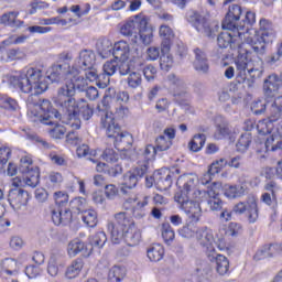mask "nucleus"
<instances>
[{
	"mask_svg": "<svg viewBox=\"0 0 282 282\" xmlns=\"http://www.w3.org/2000/svg\"><path fill=\"white\" fill-rule=\"evenodd\" d=\"M9 83L20 89L22 94H31L26 99L28 105H33L36 109H40L39 112L31 110L32 116L37 118L42 124H54L61 120L63 122V111L61 112L52 107V102L47 99H39L37 96L47 91V82L43 77L41 69L39 68H29L26 72L22 70L15 75H11Z\"/></svg>",
	"mask_w": 282,
	"mask_h": 282,
	"instance_id": "obj_1",
	"label": "nucleus"
},
{
	"mask_svg": "<svg viewBox=\"0 0 282 282\" xmlns=\"http://www.w3.org/2000/svg\"><path fill=\"white\" fill-rule=\"evenodd\" d=\"M87 89V79L80 76V72L76 67L70 68L67 74L65 86L61 87L55 98V105L62 107L64 112V120L76 118V99L74 96L77 91H85Z\"/></svg>",
	"mask_w": 282,
	"mask_h": 282,
	"instance_id": "obj_2",
	"label": "nucleus"
},
{
	"mask_svg": "<svg viewBox=\"0 0 282 282\" xmlns=\"http://www.w3.org/2000/svg\"><path fill=\"white\" fill-rule=\"evenodd\" d=\"M176 186L181 188V192L175 194V202H177L182 210L187 214L188 219L197 224L202 218V205H199V202L193 200L199 195V191L196 189L197 177L193 174H184L178 177Z\"/></svg>",
	"mask_w": 282,
	"mask_h": 282,
	"instance_id": "obj_3",
	"label": "nucleus"
},
{
	"mask_svg": "<svg viewBox=\"0 0 282 282\" xmlns=\"http://www.w3.org/2000/svg\"><path fill=\"white\" fill-rule=\"evenodd\" d=\"M122 36H127L133 45L143 43L151 45L153 41V29L149 26V21L144 15H134L130 18L121 28Z\"/></svg>",
	"mask_w": 282,
	"mask_h": 282,
	"instance_id": "obj_4",
	"label": "nucleus"
},
{
	"mask_svg": "<svg viewBox=\"0 0 282 282\" xmlns=\"http://www.w3.org/2000/svg\"><path fill=\"white\" fill-rule=\"evenodd\" d=\"M104 113V117H101V127L106 129V135L112 138L118 151H129L133 144V137L128 132L120 131V126L116 123L113 113L108 111Z\"/></svg>",
	"mask_w": 282,
	"mask_h": 282,
	"instance_id": "obj_5",
	"label": "nucleus"
},
{
	"mask_svg": "<svg viewBox=\"0 0 282 282\" xmlns=\"http://www.w3.org/2000/svg\"><path fill=\"white\" fill-rule=\"evenodd\" d=\"M236 82L239 85L246 84L247 87H252L258 78L263 76V68H254L248 56L238 55L236 59Z\"/></svg>",
	"mask_w": 282,
	"mask_h": 282,
	"instance_id": "obj_6",
	"label": "nucleus"
},
{
	"mask_svg": "<svg viewBox=\"0 0 282 282\" xmlns=\"http://www.w3.org/2000/svg\"><path fill=\"white\" fill-rule=\"evenodd\" d=\"M87 200L83 197L74 198L69 202V208L51 209V219L54 226H69L73 219V213L80 215L85 210Z\"/></svg>",
	"mask_w": 282,
	"mask_h": 282,
	"instance_id": "obj_7",
	"label": "nucleus"
},
{
	"mask_svg": "<svg viewBox=\"0 0 282 282\" xmlns=\"http://www.w3.org/2000/svg\"><path fill=\"white\" fill-rule=\"evenodd\" d=\"M274 41V29L272 23L265 19L260 20V33L253 37L247 40V45H250L251 50L258 55L263 56L265 54V45Z\"/></svg>",
	"mask_w": 282,
	"mask_h": 282,
	"instance_id": "obj_8",
	"label": "nucleus"
},
{
	"mask_svg": "<svg viewBox=\"0 0 282 282\" xmlns=\"http://www.w3.org/2000/svg\"><path fill=\"white\" fill-rule=\"evenodd\" d=\"M115 221H110L107 225L108 232L110 234L111 242L115 245L121 243L122 232L129 230L135 224L131 220V217L124 212L115 214Z\"/></svg>",
	"mask_w": 282,
	"mask_h": 282,
	"instance_id": "obj_9",
	"label": "nucleus"
},
{
	"mask_svg": "<svg viewBox=\"0 0 282 282\" xmlns=\"http://www.w3.org/2000/svg\"><path fill=\"white\" fill-rule=\"evenodd\" d=\"M228 31L221 32L217 37L218 47L230 48L232 51L237 50L239 56H243V47L246 43L239 42L241 35L237 33V29H227Z\"/></svg>",
	"mask_w": 282,
	"mask_h": 282,
	"instance_id": "obj_10",
	"label": "nucleus"
},
{
	"mask_svg": "<svg viewBox=\"0 0 282 282\" xmlns=\"http://www.w3.org/2000/svg\"><path fill=\"white\" fill-rule=\"evenodd\" d=\"M185 20L187 23H191L197 32L205 34L208 39H213V29H210V22H208L206 17L199 14V12L195 10H187L185 13Z\"/></svg>",
	"mask_w": 282,
	"mask_h": 282,
	"instance_id": "obj_11",
	"label": "nucleus"
},
{
	"mask_svg": "<svg viewBox=\"0 0 282 282\" xmlns=\"http://www.w3.org/2000/svg\"><path fill=\"white\" fill-rule=\"evenodd\" d=\"M59 110L62 111V122L64 124H69L75 131H78V129H80V117L83 118V120H89L94 116V109H91V107H89L87 104H84L79 107L78 102H76L75 117L67 120H65L63 107H59Z\"/></svg>",
	"mask_w": 282,
	"mask_h": 282,
	"instance_id": "obj_12",
	"label": "nucleus"
},
{
	"mask_svg": "<svg viewBox=\"0 0 282 282\" xmlns=\"http://www.w3.org/2000/svg\"><path fill=\"white\" fill-rule=\"evenodd\" d=\"M232 213L236 215H243L246 213V217L249 224H257L259 219V206L257 205V200L251 199L247 202H239L232 207Z\"/></svg>",
	"mask_w": 282,
	"mask_h": 282,
	"instance_id": "obj_13",
	"label": "nucleus"
},
{
	"mask_svg": "<svg viewBox=\"0 0 282 282\" xmlns=\"http://www.w3.org/2000/svg\"><path fill=\"white\" fill-rule=\"evenodd\" d=\"M147 173H149V163H138L135 167L123 175V186H127L129 189L135 188L138 182H140Z\"/></svg>",
	"mask_w": 282,
	"mask_h": 282,
	"instance_id": "obj_14",
	"label": "nucleus"
},
{
	"mask_svg": "<svg viewBox=\"0 0 282 282\" xmlns=\"http://www.w3.org/2000/svg\"><path fill=\"white\" fill-rule=\"evenodd\" d=\"M8 202L13 210H21L23 206H28L30 194L22 188H12L9 191Z\"/></svg>",
	"mask_w": 282,
	"mask_h": 282,
	"instance_id": "obj_15",
	"label": "nucleus"
},
{
	"mask_svg": "<svg viewBox=\"0 0 282 282\" xmlns=\"http://www.w3.org/2000/svg\"><path fill=\"white\" fill-rule=\"evenodd\" d=\"M70 72L72 67L67 62L54 64L47 69L46 78L51 80V83H61V80H67V74Z\"/></svg>",
	"mask_w": 282,
	"mask_h": 282,
	"instance_id": "obj_16",
	"label": "nucleus"
},
{
	"mask_svg": "<svg viewBox=\"0 0 282 282\" xmlns=\"http://www.w3.org/2000/svg\"><path fill=\"white\" fill-rule=\"evenodd\" d=\"M269 118L276 129L275 133L282 135V96L274 98L269 108Z\"/></svg>",
	"mask_w": 282,
	"mask_h": 282,
	"instance_id": "obj_17",
	"label": "nucleus"
},
{
	"mask_svg": "<svg viewBox=\"0 0 282 282\" xmlns=\"http://www.w3.org/2000/svg\"><path fill=\"white\" fill-rule=\"evenodd\" d=\"M193 67L198 74H208L210 72V62L208 61V54L204 48H194Z\"/></svg>",
	"mask_w": 282,
	"mask_h": 282,
	"instance_id": "obj_18",
	"label": "nucleus"
},
{
	"mask_svg": "<svg viewBox=\"0 0 282 282\" xmlns=\"http://www.w3.org/2000/svg\"><path fill=\"white\" fill-rule=\"evenodd\" d=\"M241 7L239 4H232L229 7V10L223 21V30H238L239 29V19H241Z\"/></svg>",
	"mask_w": 282,
	"mask_h": 282,
	"instance_id": "obj_19",
	"label": "nucleus"
},
{
	"mask_svg": "<svg viewBox=\"0 0 282 282\" xmlns=\"http://www.w3.org/2000/svg\"><path fill=\"white\" fill-rule=\"evenodd\" d=\"M207 258L212 263H216V271L218 274L221 276H224V274H228V271L230 270V261H228L226 256L219 254L217 251L210 249L207 253Z\"/></svg>",
	"mask_w": 282,
	"mask_h": 282,
	"instance_id": "obj_20",
	"label": "nucleus"
},
{
	"mask_svg": "<svg viewBox=\"0 0 282 282\" xmlns=\"http://www.w3.org/2000/svg\"><path fill=\"white\" fill-rule=\"evenodd\" d=\"M154 184L160 191H169L173 186V173L169 170H160L154 173Z\"/></svg>",
	"mask_w": 282,
	"mask_h": 282,
	"instance_id": "obj_21",
	"label": "nucleus"
},
{
	"mask_svg": "<svg viewBox=\"0 0 282 282\" xmlns=\"http://www.w3.org/2000/svg\"><path fill=\"white\" fill-rule=\"evenodd\" d=\"M281 87V78L276 74L269 75L263 83V91L265 98H274L276 91Z\"/></svg>",
	"mask_w": 282,
	"mask_h": 282,
	"instance_id": "obj_22",
	"label": "nucleus"
},
{
	"mask_svg": "<svg viewBox=\"0 0 282 282\" xmlns=\"http://www.w3.org/2000/svg\"><path fill=\"white\" fill-rule=\"evenodd\" d=\"M67 252L69 257H76V254H82V257H89L91 254V247L85 245L80 239L72 240L67 246Z\"/></svg>",
	"mask_w": 282,
	"mask_h": 282,
	"instance_id": "obj_23",
	"label": "nucleus"
},
{
	"mask_svg": "<svg viewBox=\"0 0 282 282\" xmlns=\"http://www.w3.org/2000/svg\"><path fill=\"white\" fill-rule=\"evenodd\" d=\"M207 206L210 210L214 213H217L219 210H224V200H221V197L219 195V191L215 187H209L207 189Z\"/></svg>",
	"mask_w": 282,
	"mask_h": 282,
	"instance_id": "obj_24",
	"label": "nucleus"
},
{
	"mask_svg": "<svg viewBox=\"0 0 282 282\" xmlns=\"http://www.w3.org/2000/svg\"><path fill=\"white\" fill-rule=\"evenodd\" d=\"M196 239L203 248H206L207 256L210 250H215V246H213L215 243V236L213 235V231L208 229H199L196 232Z\"/></svg>",
	"mask_w": 282,
	"mask_h": 282,
	"instance_id": "obj_25",
	"label": "nucleus"
},
{
	"mask_svg": "<svg viewBox=\"0 0 282 282\" xmlns=\"http://www.w3.org/2000/svg\"><path fill=\"white\" fill-rule=\"evenodd\" d=\"M128 204H134L132 206V215L137 219H142L147 213L144 212V206H149V197L144 196L142 200L138 202V198H128L126 199V203L123 204L124 208H129Z\"/></svg>",
	"mask_w": 282,
	"mask_h": 282,
	"instance_id": "obj_26",
	"label": "nucleus"
},
{
	"mask_svg": "<svg viewBox=\"0 0 282 282\" xmlns=\"http://www.w3.org/2000/svg\"><path fill=\"white\" fill-rule=\"evenodd\" d=\"M281 246L278 243L264 245L253 256L254 261H263V259H272L275 254H279Z\"/></svg>",
	"mask_w": 282,
	"mask_h": 282,
	"instance_id": "obj_27",
	"label": "nucleus"
},
{
	"mask_svg": "<svg viewBox=\"0 0 282 282\" xmlns=\"http://www.w3.org/2000/svg\"><path fill=\"white\" fill-rule=\"evenodd\" d=\"M112 56L116 61H128L131 56V47L127 41L116 42L112 47Z\"/></svg>",
	"mask_w": 282,
	"mask_h": 282,
	"instance_id": "obj_28",
	"label": "nucleus"
},
{
	"mask_svg": "<svg viewBox=\"0 0 282 282\" xmlns=\"http://www.w3.org/2000/svg\"><path fill=\"white\" fill-rule=\"evenodd\" d=\"M122 241H124L127 246H130L131 248H133V246H138L142 239V234L140 232V229L135 227V225L122 231Z\"/></svg>",
	"mask_w": 282,
	"mask_h": 282,
	"instance_id": "obj_29",
	"label": "nucleus"
},
{
	"mask_svg": "<svg viewBox=\"0 0 282 282\" xmlns=\"http://www.w3.org/2000/svg\"><path fill=\"white\" fill-rule=\"evenodd\" d=\"M83 72H85L86 80H89L90 83L97 82L98 87L100 89H105L107 85H109V77L102 82V78H105L104 74H98V68L96 66H93L91 68H84Z\"/></svg>",
	"mask_w": 282,
	"mask_h": 282,
	"instance_id": "obj_30",
	"label": "nucleus"
},
{
	"mask_svg": "<svg viewBox=\"0 0 282 282\" xmlns=\"http://www.w3.org/2000/svg\"><path fill=\"white\" fill-rule=\"evenodd\" d=\"M96 66V54L93 51L84 50L79 53L78 67L79 69H91Z\"/></svg>",
	"mask_w": 282,
	"mask_h": 282,
	"instance_id": "obj_31",
	"label": "nucleus"
},
{
	"mask_svg": "<svg viewBox=\"0 0 282 282\" xmlns=\"http://www.w3.org/2000/svg\"><path fill=\"white\" fill-rule=\"evenodd\" d=\"M96 50L101 58H109L113 54V43L107 37H101L96 43Z\"/></svg>",
	"mask_w": 282,
	"mask_h": 282,
	"instance_id": "obj_32",
	"label": "nucleus"
},
{
	"mask_svg": "<svg viewBox=\"0 0 282 282\" xmlns=\"http://www.w3.org/2000/svg\"><path fill=\"white\" fill-rule=\"evenodd\" d=\"M264 147L267 151H280L282 153V134L273 131L265 140Z\"/></svg>",
	"mask_w": 282,
	"mask_h": 282,
	"instance_id": "obj_33",
	"label": "nucleus"
},
{
	"mask_svg": "<svg viewBox=\"0 0 282 282\" xmlns=\"http://www.w3.org/2000/svg\"><path fill=\"white\" fill-rule=\"evenodd\" d=\"M0 23L3 25H9V28H23V21L19 20V12L11 11L9 13H4L0 18Z\"/></svg>",
	"mask_w": 282,
	"mask_h": 282,
	"instance_id": "obj_34",
	"label": "nucleus"
},
{
	"mask_svg": "<svg viewBox=\"0 0 282 282\" xmlns=\"http://www.w3.org/2000/svg\"><path fill=\"white\" fill-rule=\"evenodd\" d=\"M248 193V186L246 184L229 185L225 188V197L229 199H237V197H243Z\"/></svg>",
	"mask_w": 282,
	"mask_h": 282,
	"instance_id": "obj_35",
	"label": "nucleus"
},
{
	"mask_svg": "<svg viewBox=\"0 0 282 282\" xmlns=\"http://www.w3.org/2000/svg\"><path fill=\"white\" fill-rule=\"evenodd\" d=\"M268 98L269 97H267L265 99H258L252 102L251 111L254 116H262V113H265V111H268L270 107H272V102L274 101H271Z\"/></svg>",
	"mask_w": 282,
	"mask_h": 282,
	"instance_id": "obj_36",
	"label": "nucleus"
},
{
	"mask_svg": "<svg viewBox=\"0 0 282 282\" xmlns=\"http://www.w3.org/2000/svg\"><path fill=\"white\" fill-rule=\"evenodd\" d=\"M257 21V18L254 15V12L247 11L245 19L239 23L237 34L238 36H242V34H246L250 30V25H252Z\"/></svg>",
	"mask_w": 282,
	"mask_h": 282,
	"instance_id": "obj_37",
	"label": "nucleus"
},
{
	"mask_svg": "<svg viewBox=\"0 0 282 282\" xmlns=\"http://www.w3.org/2000/svg\"><path fill=\"white\" fill-rule=\"evenodd\" d=\"M257 129L260 135H268L274 130V121L270 119V108L267 110V119L260 120Z\"/></svg>",
	"mask_w": 282,
	"mask_h": 282,
	"instance_id": "obj_38",
	"label": "nucleus"
},
{
	"mask_svg": "<svg viewBox=\"0 0 282 282\" xmlns=\"http://www.w3.org/2000/svg\"><path fill=\"white\" fill-rule=\"evenodd\" d=\"M147 254L150 261L158 263L164 259V247L160 243H153L148 248Z\"/></svg>",
	"mask_w": 282,
	"mask_h": 282,
	"instance_id": "obj_39",
	"label": "nucleus"
},
{
	"mask_svg": "<svg viewBox=\"0 0 282 282\" xmlns=\"http://www.w3.org/2000/svg\"><path fill=\"white\" fill-rule=\"evenodd\" d=\"M63 259V256L58 253H52L51 258L48 260V267L47 272L51 276H58V267L63 265V262L61 261Z\"/></svg>",
	"mask_w": 282,
	"mask_h": 282,
	"instance_id": "obj_40",
	"label": "nucleus"
},
{
	"mask_svg": "<svg viewBox=\"0 0 282 282\" xmlns=\"http://www.w3.org/2000/svg\"><path fill=\"white\" fill-rule=\"evenodd\" d=\"M82 220L88 228H96L98 225V214L94 209H84L82 212Z\"/></svg>",
	"mask_w": 282,
	"mask_h": 282,
	"instance_id": "obj_41",
	"label": "nucleus"
},
{
	"mask_svg": "<svg viewBox=\"0 0 282 282\" xmlns=\"http://www.w3.org/2000/svg\"><path fill=\"white\" fill-rule=\"evenodd\" d=\"M32 171H39V167L34 166L32 158L22 156L20 160L19 173L22 175H28L32 173Z\"/></svg>",
	"mask_w": 282,
	"mask_h": 282,
	"instance_id": "obj_42",
	"label": "nucleus"
},
{
	"mask_svg": "<svg viewBox=\"0 0 282 282\" xmlns=\"http://www.w3.org/2000/svg\"><path fill=\"white\" fill-rule=\"evenodd\" d=\"M206 144V134L199 133L195 134L193 139L189 141L188 147L189 150L194 153H197L204 149V145Z\"/></svg>",
	"mask_w": 282,
	"mask_h": 282,
	"instance_id": "obj_43",
	"label": "nucleus"
},
{
	"mask_svg": "<svg viewBox=\"0 0 282 282\" xmlns=\"http://www.w3.org/2000/svg\"><path fill=\"white\" fill-rule=\"evenodd\" d=\"M251 143H252V134L250 132H246L241 134L238 142L236 143V149L238 153H246V151L250 149Z\"/></svg>",
	"mask_w": 282,
	"mask_h": 282,
	"instance_id": "obj_44",
	"label": "nucleus"
},
{
	"mask_svg": "<svg viewBox=\"0 0 282 282\" xmlns=\"http://www.w3.org/2000/svg\"><path fill=\"white\" fill-rule=\"evenodd\" d=\"M135 63V59L120 61V64L117 65L120 76H127L134 72L138 68Z\"/></svg>",
	"mask_w": 282,
	"mask_h": 282,
	"instance_id": "obj_45",
	"label": "nucleus"
},
{
	"mask_svg": "<svg viewBox=\"0 0 282 282\" xmlns=\"http://www.w3.org/2000/svg\"><path fill=\"white\" fill-rule=\"evenodd\" d=\"M84 265L85 263L83 262V259L73 261V263L66 270L67 279H76V276L80 274V270H83Z\"/></svg>",
	"mask_w": 282,
	"mask_h": 282,
	"instance_id": "obj_46",
	"label": "nucleus"
},
{
	"mask_svg": "<svg viewBox=\"0 0 282 282\" xmlns=\"http://www.w3.org/2000/svg\"><path fill=\"white\" fill-rule=\"evenodd\" d=\"M124 274H127L124 268L115 265L109 270L108 282H120L124 279Z\"/></svg>",
	"mask_w": 282,
	"mask_h": 282,
	"instance_id": "obj_47",
	"label": "nucleus"
},
{
	"mask_svg": "<svg viewBox=\"0 0 282 282\" xmlns=\"http://www.w3.org/2000/svg\"><path fill=\"white\" fill-rule=\"evenodd\" d=\"M127 84L130 89H140L142 87V74L138 70L130 73Z\"/></svg>",
	"mask_w": 282,
	"mask_h": 282,
	"instance_id": "obj_48",
	"label": "nucleus"
},
{
	"mask_svg": "<svg viewBox=\"0 0 282 282\" xmlns=\"http://www.w3.org/2000/svg\"><path fill=\"white\" fill-rule=\"evenodd\" d=\"M232 133L230 129V124L228 122H223L216 126V131L214 133L215 140H224V138H228Z\"/></svg>",
	"mask_w": 282,
	"mask_h": 282,
	"instance_id": "obj_49",
	"label": "nucleus"
},
{
	"mask_svg": "<svg viewBox=\"0 0 282 282\" xmlns=\"http://www.w3.org/2000/svg\"><path fill=\"white\" fill-rule=\"evenodd\" d=\"M141 155L143 158V162H139V164H148L149 162H152V160H155V155H158V149L155 145L148 144L143 151L141 152Z\"/></svg>",
	"mask_w": 282,
	"mask_h": 282,
	"instance_id": "obj_50",
	"label": "nucleus"
},
{
	"mask_svg": "<svg viewBox=\"0 0 282 282\" xmlns=\"http://www.w3.org/2000/svg\"><path fill=\"white\" fill-rule=\"evenodd\" d=\"M162 238L167 246H171L175 240V230H173L171 224L164 223L162 225Z\"/></svg>",
	"mask_w": 282,
	"mask_h": 282,
	"instance_id": "obj_51",
	"label": "nucleus"
},
{
	"mask_svg": "<svg viewBox=\"0 0 282 282\" xmlns=\"http://www.w3.org/2000/svg\"><path fill=\"white\" fill-rule=\"evenodd\" d=\"M197 232H199V230H197V227L193 226V221L178 229V235L183 237V239H193Z\"/></svg>",
	"mask_w": 282,
	"mask_h": 282,
	"instance_id": "obj_52",
	"label": "nucleus"
},
{
	"mask_svg": "<svg viewBox=\"0 0 282 282\" xmlns=\"http://www.w3.org/2000/svg\"><path fill=\"white\" fill-rule=\"evenodd\" d=\"M105 243H107V234H105V231H99L90 238V245H88V248L91 250H94V246L95 248H102Z\"/></svg>",
	"mask_w": 282,
	"mask_h": 282,
	"instance_id": "obj_53",
	"label": "nucleus"
},
{
	"mask_svg": "<svg viewBox=\"0 0 282 282\" xmlns=\"http://www.w3.org/2000/svg\"><path fill=\"white\" fill-rule=\"evenodd\" d=\"M55 204L59 206L58 208H52V210H65V205L69 202V195L64 192H55L54 193Z\"/></svg>",
	"mask_w": 282,
	"mask_h": 282,
	"instance_id": "obj_54",
	"label": "nucleus"
},
{
	"mask_svg": "<svg viewBox=\"0 0 282 282\" xmlns=\"http://www.w3.org/2000/svg\"><path fill=\"white\" fill-rule=\"evenodd\" d=\"M0 107L8 109L9 111H17L19 104L11 97L0 96Z\"/></svg>",
	"mask_w": 282,
	"mask_h": 282,
	"instance_id": "obj_55",
	"label": "nucleus"
},
{
	"mask_svg": "<svg viewBox=\"0 0 282 282\" xmlns=\"http://www.w3.org/2000/svg\"><path fill=\"white\" fill-rule=\"evenodd\" d=\"M154 147L158 152L169 151L173 147V141L166 139L164 135H159Z\"/></svg>",
	"mask_w": 282,
	"mask_h": 282,
	"instance_id": "obj_56",
	"label": "nucleus"
},
{
	"mask_svg": "<svg viewBox=\"0 0 282 282\" xmlns=\"http://www.w3.org/2000/svg\"><path fill=\"white\" fill-rule=\"evenodd\" d=\"M51 124H55V127L50 130L51 138H54L55 140H62V138H65V133H67V128L58 124V121Z\"/></svg>",
	"mask_w": 282,
	"mask_h": 282,
	"instance_id": "obj_57",
	"label": "nucleus"
},
{
	"mask_svg": "<svg viewBox=\"0 0 282 282\" xmlns=\"http://www.w3.org/2000/svg\"><path fill=\"white\" fill-rule=\"evenodd\" d=\"M39 177H40L39 171H32L29 174H24V183L26 186H30L31 188H36L40 182Z\"/></svg>",
	"mask_w": 282,
	"mask_h": 282,
	"instance_id": "obj_58",
	"label": "nucleus"
},
{
	"mask_svg": "<svg viewBox=\"0 0 282 282\" xmlns=\"http://www.w3.org/2000/svg\"><path fill=\"white\" fill-rule=\"evenodd\" d=\"M160 67L163 72H169L173 67V55L170 53H162L160 57Z\"/></svg>",
	"mask_w": 282,
	"mask_h": 282,
	"instance_id": "obj_59",
	"label": "nucleus"
},
{
	"mask_svg": "<svg viewBox=\"0 0 282 282\" xmlns=\"http://www.w3.org/2000/svg\"><path fill=\"white\" fill-rule=\"evenodd\" d=\"M25 56V53L21 48H9L7 51V63L12 61H21Z\"/></svg>",
	"mask_w": 282,
	"mask_h": 282,
	"instance_id": "obj_60",
	"label": "nucleus"
},
{
	"mask_svg": "<svg viewBox=\"0 0 282 282\" xmlns=\"http://www.w3.org/2000/svg\"><path fill=\"white\" fill-rule=\"evenodd\" d=\"M116 72H118V63L110 61L104 64V76H113ZM104 80H107V78L104 77Z\"/></svg>",
	"mask_w": 282,
	"mask_h": 282,
	"instance_id": "obj_61",
	"label": "nucleus"
},
{
	"mask_svg": "<svg viewBox=\"0 0 282 282\" xmlns=\"http://www.w3.org/2000/svg\"><path fill=\"white\" fill-rule=\"evenodd\" d=\"M119 158L120 156H119L118 152H116V150H113L111 148H107L102 153V159L106 162H118Z\"/></svg>",
	"mask_w": 282,
	"mask_h": 282,
	"instance_id": "obj_62",
	"label": "nucleus"
},
{
	"mask_svg": "<svg viewBox=\"0 0 282 282\" xmlns=\"http://www.w3.org/2000/svg\"><path fill=\"white\" fill-rule=\"evenodd\" d=\"M48 184H51V186H59L63 184V174L58 172H51L48 174Z\"/></svg>",
	"mask_w": 282,
	"mask_h": 282,
	"instance_id": "obj_63",
	"label": "nucleus"
},
{
	"mask_svg": "<svg viewBox=\"0 0 282 282\" xmlns=\"http://www.w3.org/2000/svg\"><path fill=\"white\" fill-rule=\"evenodd\" d=\"M105 195L107 199H116V197H118V188L116 187V185H105Z\"/></svg>",
	"mask_w": 282,
	"mask_h": 282,
	"instance_id": "obj_64",
	"label": "nucleus"
}]
</instances>
